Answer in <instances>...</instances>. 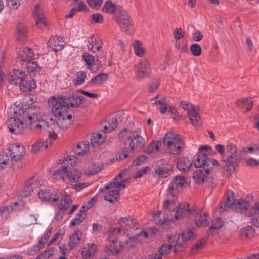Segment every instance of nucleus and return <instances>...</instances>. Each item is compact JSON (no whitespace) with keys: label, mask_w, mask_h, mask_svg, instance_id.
Returning <instances> with one entry per match:
<instances>
[{"label":"nucleus","mask_w":259,"mask_h":259,"mask_svg":"<svg viewBox=\"0 0 259 259\" xmlns=\"http://www.w3.org/2000/svg\"><path fill=\"white\" fill-rule=\"evenodd\" d=\"M22 0H7V6L12 10H16L20 6Z\"/></svg>","instance_id":"60"},{"label":"nucleus","mask_w":259,"mask_h":259,"mask_svg":"<svg viewBox=\"0 0 259 259\" xmlns=\"http://www.w3.org/2000/svg\"><path fill=\"white\" fill-rule=\"evenodd\" d=\"M160 142L157 140L151 142L146 150V153L148 154L155 153L158 151Z\"/></svg>","instance_id":"58"},{"label":"nucleus","mask_w":259,"mask_h":259,"mask_svg":"<svg viewBox=\"0 0 259 259\" xmlns=\"http://www.w3.org/2000/svg\"><path fill=\"white\" fill-rule=\"evenodd\" d=\"M38 195L42 201L48 202H55L59 198V195L55 191L44 189L39 192Z\"/></svg>","instance_id":"24"},{"label":"nucleus","mask_w":259,"mask_h":259,"mask_svg":"<svg viewBox=\"0 0 259 259\" xmlns=\"http://www.w3.org/2000/svg\"><path fill=\"white\" fill-rule=\"evenodd\" d=\"M134 52L135 54L140 57H142L145 54V49L143 44L140 40H135L133 43Z\"/></svg>","instance_id":"41"},{"label":"nucleus","mask_w":259,"mask_h":259,"mask_svg":"<svg viewBox=\"0 0 259 259\" xmlns=\"http://www.w3.org/2000/svg\"><path fill=\"white\" fill-rule=\"evenodd\" d=\"M226 197V199L220 204L219 208L220 212L226 211L230 207L235 211L243 212L249 206V202L247 200H235L234 194L231 191L227 193Z\"/></svg>","instance_id":"4"},{"label":"nucleus","mask_w":259,"mask_h":259,"mask_svg":"<svg viewBox=\"0 0 259 259\" xmlns=\"http://www.w3.org/2000/svg\"><path fill=\"white\" fill-rule=\"evenodd\" d=\"M87 47L89 51L95 53L102 48V41L96 35H92L86 40Z\"/></svg>","instance_id":"17"},{"label":"nucleus","mask_w":259,"mask_h":259,"mask_svg":"<svg viewBox=\"0 0 259 259\" xmlns=\"http://www.w3.org/2000/svg\"><path fill=\"white\" fill-rule=\"evenodd\" d=\"M8 112L12 114L19 115L22 112V105L20 102H16L9 108Z\"/></svg>","instance_id":"51"},{"label":"nucleus","mask_w":259,"mask_h":259,"mask_svg":"<svg viewBox=\"0 0 259 259\" xmlns=\"http://www.w3.org/2000/svg\"><path fill=\"white\" fill-rule=\"evenodd\" d=\"M90 147L89 142L83 141L79 142L74 149V152L78 155H83L89 151Z\"/></svg>","instance_id":"39"},{"label":"nucleus","mask_w":259,"mask_h":259,"mask_svg":"<svg viewBox=\"0 0 259 259\" xmlns=\"http://www.w3.org/2000/svg\"><path fill=\"white\" fill-rule=\"evenodd\" d=\"M226 155L222 158L224 163V169L228 172L235 171L236 163L238 160L237 148L235 144L228 143L225 146Z\"/></svg>","instance_id":"5"},{"label":"nucleus","mask_w":259,"mask_h":259,"mask_svg":"<svg viewBox=\"0 0 259 259\" xmlns=\"http://www.w3.org/2000/svg\"><path fill=\"white\" fill-rule=\"evenodd\" d=\"M10 164L9 156L6 152L0 153V169H3Z\"/></svg>","instance_id":"55"},{"label":"nucleus","mask_w":259,"mask_h":259,"mask_svg":"<svg viewBox=\"0 0 259 259\" xmlns=\"http://www.w3.org/2000/svg\"><path fill=\"white\" fill-rule=\"evenodd\" d=\"M181 107L187 111L188 118L191 124L195 126H200L202 121L199 115V108L187 101L181 102Z\"/></svg>","instance_id":"10"},{"label":"nucleus","mask_w":259,"mask_h":259,"mask_svg":"<svg viewBox=\"0 0 259 259\" xmlns=\"http://www.w3.org/2000/svg\"><path fill=\"white\" fill-rule=\"evenodd\" d=\"M77 162V158L75 156H67L63 160L62 165L66 166L68 169L71 166V167L74 166Z\"/></svg>","instance_id":"50"},{"label":"nucleus","mask_w":259,"mask_h":259,"mask_svg":"<svg viewBox=\"0 0 259 259\" xmlns=\"http://www.w3.org/2000/svg\"><path fill=\"white\" fill-rule=\"evenodd\" d=\"M241 236L242 238H250L254 234V230L250 226H247L241 230Z\"/></svg>","instance_id":"57"},{"label":"nucleus","mask_w":259,"mask_h":259,"mask_svg":"<svg viewBox=\"0 0 259 259\" xmlns=\"http://www.w3.org/2000/svg\"><path fill=\"white\" fill-rule=\"evenodd\" d=\"M214 152L209 146L201 145L199 148V152L197 153L194 165L198 168H212L216 166L219 167L218 161L213 158L207 159V156Z\"/></svg>","instance_id":"3"},{"label":"nucleus","mask_w":259,"mask_h":259,"mask_svg":"<svg viewBox=\"0 0 259 259\" xmlns=\"http://www.w3.org/2000/svg\"><path fill=\"white\" fill-rule=\"evenodd\" d=\"M123 248L120 242L113 240L109 242V244L105 247L104 251L108 255H113L120 253Z\"/></svg>","instance_id":"21"},{"label":"nucleus","mask_w":259,"mask_h":259,"mask_svg":"<svg viewBox=\"0 0 259 259\" xmlns=\"http://www.w3.org/2000/svg\"><path fill=\"white\" fill-rule=\"evenodd\" d=\"M108 77L106 73L98 74L91 80V84L93 87L99 86L107 81Z\"/></svg>","instance_id":"42"},{"label":"nucleus","mask_w":259,"mask_h":259,"mask_svg":"<svg viewBox=\"0 0 259 259\" xmlns=\"http://www.w3.org/2000/svg\"><path fill=\"white\" fill-rule=\"evenodd\" d=\"M82 58L85 62L88 69H91L95 64V57L89 53H84L82 55Z\"/></svg>","instance_id":"53"},{"label":"nucleus","mask_w":259,"mask_h":259,"mask_svg":"<svg viewBox=\"0 0 259 259\" xmlns=\"http://www.w3.org/2000/svg\"><path fill=\"white\" fill-rule=\"evenodd\" d=\"M15 37L21 43H23L27 38L25 26L22 23H19L16 27Z\"/></svg>","instance_id":"31"},{"label":"nucleus","mask_w":259,"mask_h":259,"mask_svg":"<svg viewBox=\"0 0 259 259\" xmlns=\"http://www.w3.org/2000/svg\"><path fill=\"white\" fill-rule=\"evenodd\" d=\"M169 172V170L166 167H160L155 171L156 176L160 177H166Z\"/></svg>","instance_id":"62"},{"label":"nucleus","mask_w":259,"mask_h":259,"mask_svg":"<svg viewBox=\"0 0 259 259\" xmlns=\"http://www.w3.org/2000/svg\"><path fill=\"white\" fill-rule=\"evenodd\" d=\"M67 167L63 166V165L61 166L59 169L56 170L53 174V178L56 180H62L64 181L66 177Z\"/></svg>","instance_id":"46"},{"label":"nucleus","mask_w":259,"mask_h":259,"mask_svg":"<svg viewBox=\"0 0 259 259\" xmlns=\"http://www.w3.org/2000/svg\"><path fill=\"white\" fill-rule=\"evenodd\" d=\"M87 78L86 73L83 71L77 72L76 74V78L73 80V83L75 85L83 84Z\"/></svg>","instance_id":"49"},{"label":"nucleus","mask_w":259,"mask_h":259,"mask_svg":"<svg viewBox=\"0 0 259 259\" xmlns=\"http://www.w3.org/2000/svg\"><path fill=\"white\" fill-rule=\"evenodd\" d=\"M176 207L177 205L175 200H166L162 204V209L164 213L166 212H174Z\"/></svg>","instance_id":"43"},{"label":"nucleus","mask_w":259,"mask_h":259,"mask_svg":"<svg viewBox=\"0 0 259 259\" xmlns=\"http://www.w3.org/2000/svg\"><path fill=\"white\" fill-rule=\"evenodd\" d=\"M172 247L168 244L162 245L159 250V253L149 255L147 259H161L162 256L169 253Z\"/></svg>","instance_id":"33"},{"label":"nucleus","mask_w":259,"mask_h":259,"mask_svg":"<svg viewBox=\"0 0 259 259\" xmlns=\"http://www.w3.org/2000/svg\"><path fill=\"white\" fill-rule=\"evenodd\" d=\"M48 147V140H44L42 138H40L32 145L31 151L32 153H35L39 151L42 148L46 149Z\"/></svg>","instance_id":"38"},{"label":"nucleus","mask_w":259,"mask_h":259,"mask_svg":"<svg viewBox=\"0 0 259 259\" xmlns=\"http://www.w3.org/2000/svg\"><path fill=\"white\" fill-rule=\"evenodd\" d=\"M49 45L52 50L59 51L63 48L64 41L61 37L54 36L50 39Z\"/></svg>","instance_id":"28"},{"label":"nucleus","mask_w":259,"mask_h":259,"mask_svg":"<svg viewBox=\"0 0 259 259\" xmlns=\"http://www.w3.org/2000/svg\"><path fill=\"white\" fill-rule=\"evenodd\" d=\"M36 185V183H33V180H30L26 184L25 186L22 191V195L25 197L30 196L33 191L34 186Z\"/></svg>","instance_id":"45"},{"label":"nucleus","mask_w":259,"mask_h":259,"mask_svg":"<svg viewBox=\"0 0 259 259\" xmlns=\"http://www.w3.org/2000/svg\"><path fill=\"white\" fill-rule=\"evenodd\" d=\"M57 118V125L61 130H65L69 128L72 123V115Z\"/></svg>","instance_id":"29"},{"label":"nucleus","mask_w":259,"mask_h":259,"mask_svg":"<svg viewBox=\"0 0 259 259\" xmlns=\"http://www.w3.org/2000/svg\"><path fill=\"white\" fill-rule=\"evenodd\" d=\"M126 172V170L120 172L110 182L105 185L103 188L100 189L101 192L109 190L104 196L106 201L113 202L118 199L119 190L125 188L126 184L130 183L128 179H124L121 181H118V180L124 176Z\"/></svg>","instance_id":"1"},{"label":"nucleus","mask_w":259,"mask_h":259,"mask_svg":"<svg viewBox=\"0 0 259 259\" xmlns=\"http://www.w3.org/2000/svg\"><path fill=\"white\" fill-rule=\"evenodd\" d=\"M193 215L195 216V224L198 227L208 225L209 222V215L207 212H203L201 208H197L193 210Z\"/></svg>","instance_id":"15"},{"label":"nucleus","mask_w":259,"mask_h":259,"mask_svg":"<svg viewBox=\"0 0 259 259\" xmlns=\"http://www.w3.org/2000/svg\"><path fill=\"white\" fill-rule=\"evenodd\" d=\"M26 153L25 146L22 144H13L9 148V155L11 158V164L20 161Z\"/></svg>","instance_id":"11"},{"label":"nucleus","mask_w":259,"mask_h":259,"mask_svg":"<svg viewBox=\"0 0 259 259\" xmlns=\"http://www.w3.org/2000/svg\"><path fill=\"white\" fill-rule=\"evenodd\" d=\"M237 104L241 108L249 110L252 107L253 101L249 98H243L238 100Z\"/></svg>","instance_id":"47"},{"label":"nucleus","mask_w":259,"mask_h":259,"mask_svg":"<svg viewBox=\"0 0 259 259\" xmlns=\"http://www.w3.org/2000/svg\"><path fill=\"white\" fill-rule=\"evenodd\" d=\"M134 70L137 78L141 79L148 76L151 71L150 64L146 59H142L135 65Z\"/></svg>","instance_id":"12"},{"label":"nucleus","mask_w":259,"mask_h":259,"mask_svg":"<svg viewBox=\"0 0 259 259\" xmlns=\"http://www.w3.org/2000/svg\"><path fill=\"white\" fill-rule=\"evenodd\" d=\"M116 21L119 27L126 34H132L134 32L133 22L127 12L123 8H118L116 14Z\"/></svg>","instance_id":"9"},{"label":"nucleus","mask_w":259,"mask_h":259,"mask_svg":"<svg viewBox=\"0 0 259 259\" xmlns=\"http://www.w3.org/2000/svg\"><path fill=\"white\" fill-rule=\"evenodd\" d=\"M85 216V211H80L78 213L76 214L75 217L71 221L70 223V226L72 227L80 224L84 219Z\"/></svg>","instance_id":"52"},{"label":"nucleus","mask_w":259,"mask_h":259,"mask_svg":"<svg viewBox=\"0 0 259 259\" xmlns=\"http://www.w3.org/2000/svg\"><path fill=\"white\" fill-rule=\"evenodd\" d=\"M119 228H114L108 233V236L111 239L114 237V233L122 232L124 235L128 237L129 239H133L137 237V235H133L132 231L136 228V222L135 219H132L130 217H124L120 218L118 221Z\"/></svg>","instance_id":"6"},{"label":"nucleus","mask_w":259,"mask_h":259,"mask_svg":"<svg viewBox=\"0 0 259 259\" xmlns=\"http://www.w3.org/2000/svg\"><path fill=\"white\" fill-rule=\"evenodd\" d=\"M17 58L21 61H29L33 59L34 53L31 48L24 47L17 51Z\"/></svg>","instance_id":"22"},{"label":"nucleus","mask_w":259,"mask_h":259,"mask_svg":"<svg viewBox=\"0 0 259 259\" xmlns=\"http://www.w3.org/2000/svg\"><path fill=\"white\" fill-rule=\"evenodd\" d=\"M8 127L11 133L17 135L22 132L24 129V125L19 118L12 117L8 121Z\"/></svg>","instance_id":"16"},{"label":"nucleus","mask_w":259,"mask_h":259,"mask_svg":"<svg viewBox=\"0 0 259 259\" xmlns=\"http://www.w3.org/2000/svg\"><path fill=\"white\" fill-rule=\"evenodd\" d=\"M175 46L177 50L180 52L184 53L188 51L187 44L184 42H180L176 40Z\"/></svg>","instance_id":"64"},{"label":"nucleus","mask_w":259,"mask_h":259,"mask_svg":"<svg viewBox=\"0 0 259 259\" xmlns=\"http://www.w3.org/2000/svg\"><path fill=\"white\" fill-rule=\"evenodd\" d=\"M19 87L21 90L24 92L30 91L35 89L36 84L33 79L25 76L22 82L20 83Z\"/></svg>","instance_id":"26"},{"label":"nucleus","mask_w":259,"mask_h":259,"mask_svg":"<svg viewBox=\"0 0 259 259\" xmlns=\"http://www.w3.org/2000/svg\"><path fill=\"white\" fill-rule=\"evenodd\" d=\"M61 199L57 204V206L59 210L66 211L71 205L72 200L70 196L67 194H61Z\"/></svg>","instance_id":"36"},{"label":"nucleus","mask_w":259,"mask_h":259,"mask_svg":"<svg viewBox=\"0 0 259 259\" xmlns=\"http://www.w3.org/2000/svg\"><path fill=\"white\" fill-rule=\"evenodd\" d=\"M192 53L195 56H199L201 54V48L198 44H192L190 48Z\"/></svg>","instance_id":"63"},{"label":"nucleus","mask_w":259,"mask_h":259,"mask_svg":"<svg viewBox=\"0 0 259 259\" xmlns=\"http://www.w3.org/2000/svg\"><path fill=\"white\" fill-rule=\"evenodd\" d=\"M118 121L115 118H112L108 120V125L104 126L105 132L109 133L114 130L117 126Z\"/></svg>","instance_id":"54"},{"label":"nucleus","mask_w":259,"mask_h":259,"mask_svg":"<svg viewBox=\"0 0 259 259\" xmlns=\"http://www.w3.org/2000/svg\"><path fill=\"white\" fill-rule=\"evenodd\" d=\"M118 8H121L120 7H116V5L112 3L111 1H107L105 4L104 5L102 8V11L104 12L112 14L115 11L117 12V10Z\"/></svg>","instance_id":"48"},{"label":"nucleus","mask_w":259,"mask_h":259,"mask_svg":"<svg viewBox=\"0 0 259 259\" xmlns=\"http://www.w3.org/2000/svg\"><path fill=\"white\" fill-rule=\"evenodd\" d=\"M193 162L191 160L183 157L179 159L177 162V167L181 171H188L192 166Z\"/></svg>","instance_id":"34"},{"label":"nucleus","mask_w":259,"mask_h":259,"mask_svg":"<svg viewBox=\"0 0 259 259\" xmlns=\"http://www.w3.org/2000/svg\"><path fill=\"white\" fill-rule=\"evenodd\" d=\"M168 243L172 247H174L175 251L182 247L183 244V241L178 234H175L169 236L168 237Z\"/></svg>","instance_id":"37"},{"label":"nucleus","mask_w":259,"mask_h":259,"mask_svg":"<svg viewBox=\"0 0 259 259\" xmlns=\"http://www.w3.org/2000/svg\"><path fill=\"white\" fill-rule=\"evenodd\" d=\"M76 93H77L76 92ZM61 97H63V100L66 102L67 101L70 105L73 107H78L81 103L82 97L78 95L77 93H74L73 91H69L68 95L60 96Z\"/></svg>","instance_id":"20"},{"label":"nucleus","mask_w":259,"mask_h":259,"mask_svg":"<svg viewBox=\"0 0 259 259\" xmlns=\"http://www.w3.org/2000/svg\"><path fill=\"white\" fill-rule=\"evenodd\" d=\"M23 118L26 122L29 121L30 126L34 130H46L51 124L49 122L42 119L40 109L34 106L26 109Z\"/></svg>","instance_id":"2"},{"label":"nucleus","mask_w":259,"mask_h":259,"mask_svg":"<svg viewBox=\"0 0 259 259\" xmlns=\"http://www.w3.org/2000/svg\"><path fill=\"white\" fill-rule=\"evenodd\" d=\"M134 133V130L132 131L131 130L125 128L121 131L118 134L119 139L121 141L127 142V141L131 139L132 136Z\"/></svg>","instance_id":"44"},{"label":"nucleus","mask_w":259,"mask_h":259,"mask_svg":"<svg viewBox=\"0 0 259 259\" xmlns=\"http://www.w3.org/2000/svg\"><path fill=\"white\" fill-rule=\"evenodd\" d=\"M177 210L175 213V218L176 220L182 219L190 214L193 215V210L190 208L189 204L184 203L177 205Z\"/></svg>","instance_id":"18"},{"label":"nucleus","mask_w":259,"mask_h":259,"mask_svg":"<svg viewBox=\"0 0 259 259\" xmlns=\"http://www.w3.org/2000/svg\"><path fill=\"white\" fill-rule=\"evenodd\" d=\"M194 229H187L184 231L181 236V240L183 242L185 241H187L188 239H190L194 236Z\"/></svg>","instance_id":"59"},{"label":"nucleus","mask_w":259,"mask_h":259,"mask_svg":"<svg viewBox=\"0 0 259 259\" xmlns=\"http://www.w3.org/2000/svg\"><path fill=\"white\" fill-rule=\"evenodd\" d=\"M25 76V73L23 71L19 70L14 69L13 73L11 75L10 83L11 84L19 85L20 83L22 82Z\"/></svg>","instance_id":"35"},{"label":"nucleus","mask_w":259,"mask_h":259,"mask_svg":"<svg viewBox=\"0 0 259 259\" xmlns=\"http://www.w3.org/2000/svg\"><path fill=\"white\" fill-rule=\"evenodd\" d=\"M34 15L37 26L40 29L45 28L47 26V21L39 4L35 7Z\"/></svg>","instance_id":"19"},{"label":"nucleus","mask_w":259,"mask_h":259,"mask_svg":"<svg viewBox=\"0 0 259 259\" xmlns=\"http://www.w3.org/2000/svg\"><path fill=\"white\" fill-rule=\"evenodd\" d=\"M63 99V97L58 96H52L49 99L48 103L52 106V113L56 117L72 115V110L68 106V103L65 102Z\"/></svg>","instance_id":"7"},{"label":"nucleus","mask_w":259,"mask_h":259,"mask_svg":"<svg viewBox=\"0 0 259 259\" xmlns=\"http://www.w3.org/2000/svg\"><path fill=\"white\" fill-rule=\"evenodd\" d=\"M141 131L140 128L134 130L130 143V147L132 150L139 149L142 148L145 144V139L141 136Z\"/></svg>","instance_id":"14"},{"label":"nucleus","mask_w":259,"mask_h":259,"mask_svg":"<svg viewBox=\"0 0 259 259\" xmlns=\"http://www.w3.org/2000/svg\"><path fill=\"white\" fill-rule=\"evenodd\" d=\"M186 183L185 179L181 176H177L171 181L169 184L167 191L169 194L174 195L177 192H179Z\"/></svg>","instance_id":"13"},{"label":"nucleus","mask_w":259,"mask_h":259,"mask_svg":"<svg viewBox=\"0 0 259 259\" xmlns=\"http://www.w3.org/2000/svg\"><path fill=\"white\" fill-rule=\"evenodd\" d=\"M105 130L101 131L100 132L94 133L91 138V144L93 146H97L102 144L106 138Z\"/></svg>","instance_id":"32"},{"label":"nucleus","mask_w":259,"mask_h":259,"mask_svg":"<svg viewBox=\"0 0 259 259\" xmlns=\"http://www.w3.org/2000/svg\"><path fill=\"white\" fill-rule=\"evenodd\" d=\"M163 143L174 155L180 153L184 145L181 137L172 132H169L165 134L163 138Z\"/></svg>","instance_id":"8"},{"label":"nucleus","mask_w":259,"mask_h":259,"mask_svg":"<svg viewBox=\"0 0 259 259\" xmlns=\"http://www.w3.org/2000/svg\"><path fill=\"white\" fill-rule=\"evenodd\" d=\"M249 215L252 216V224L259 228V202H256L249 210Z\"/></svg>","instance_id":"27"},{"label":"nucleus","mask_w":259,"mask_h":259,"mask_svg":"<svg viewBox=\"0 0 259 259\" xmlns=\"http://www.w3.org/2000/svg\"><path fill=\"white\" fill-rule=\"evenodd\" d=\"M82 176L81 172L76 169H69L66 168V177L67 179L71 183H75L79 181Z\"/></svg>","instance_id":"30"},{"label":"nucleus","mask_w":259,"mask_h":259,"mask_svg":"<svg viewBox=\"0 0 259 259\" xmlns=\"http://www.w3.org/2000/svg\"><path fill=\"white\" fill-rule=\"evenodd\" d=\"M97 247L94 243H87L82 248V257L83 259H91L94 257L97 252Z\"/></svg>","instance_id":"23"},{"label":"nucleus","mask_w":259,"mask_h":259,"mask_svg":"<svg viewBox=\"0 0 259 259\" xmlns=\"http://www.w3.org/2000/svg\"><path fill=\"white\" fill-rule=\"evenodd\" d=\"M54 252V249L51 248L46 251L43 252L40 255L38 256L36 259H49Z\"/></svg>","instance_id":"61"},{"label":"nucleus","mask_w":259,"mask_h":259,"mask_svg":"<svg viewBox=\"0 0 259 259\" xmlns=\"http://www.w3.org/2000/svg\"><path fill=\"white\" fill-rule=\"evenodd\" d=\"M27 69L28 72L33 75H35V73L39 72L40 70V67L34 61L29 63Z\"/></svg>","instance_id":"56"},{"label":"nucleus","mask_w":259,"mask_h":259,"mask_svg":"<svg viewBox=\"0 0 259 259\" xmlns=\"http://www.w3.org/2000/svg\"><path fill=\"white\" fill-rule=\"evenodd\" d=\"M211 168H203L198 169L194 173L193 176V179L195 182L197 184H201L207 177Z\"/></svg>","instance_id":"25"},{"label":"nucleus","mask_w":259,"mask_h":259,"mask_svg":"<svg viewBox=\"0 0 259 259\" xmlns=\"http://www.w3.org/2000/svg\"><path fill=\"white\" fill-rule=\"evenodd\" d=\"M82 234L78 231H75L70 237L68 245L71 249L74 248L80 242Z\"/></svg>","instance_id":"40"}]
</instances>
